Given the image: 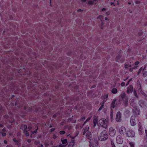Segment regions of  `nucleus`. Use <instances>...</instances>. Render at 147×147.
Wrapping results in <instances>:
<instances>
[{"label":"nucleus","instance_id":"obj_1","mask_svg":"<svg viewBox=\"0 0 147 147\" xmlns=\"http://www.w3.org/2000/svg\"><path fill=\"white\" fill-rule=\"evenodd\" d=\"M108 138L107 132L106 130L102 131L99 134L98 137V140L101 141H105Z\"/></svg>","mask_w":147,"mask_h":147},{"label":"nucleus","instance_id":"obj_2","mask_svg":"<svg viewBox=\"0 0 147 147\" xmlns=\"http://www.w3.org/2000/svg\"><path fill=\"white\" fill-rule=\"evenodd\" d=\"M131 105L133 107L134 109H133V113L136 115H139L140 114V111L138 107L137 106L136 104L133 102L130 101Z\"/></svg>","mask_w":147,"mask_h":147},{"label":"nucleus","instance_id":"obj_3","mask_svg":"<svg viewBox=\"0 0 147 147\" xmlns=\"http://www.w3.org/2000/svg\"><path fill=\"white\" fill-rule=\"evenodd\" d=\"M89 127H87L85 129H84V131L83 132V134L84 135L86 134V137L90 140L92 139L91 133L90 131H88Z\"/></svg>","mask_w":147,"mask_h":147},{"label":"nucleus","instance_id":"obj_4","mask_svg":"<svg viewBox=\"0 0 147 147\" xmlns=\"http://www.w3.org/2000/svg\"><path fill=\"white\" fill-rule=\"evenodd\" d=\"M121 96L123 101V104L125 106H127L128 104V98L126 96L125 93L124 92H122L121 94Z\"/></svg>","mask_w":147,"mask_h":147},{"label":"nucleus","instance_id":"obj_5","mask_svg":"<svg viewBox=\"0 0 147 147\" xmlns=\"http://www.w3.org/2000/svg\"><path fill=\"white\" fill-rule=\"evenodd\" d=\"M99 124L103 128H106L107 127V120L105 118H102L99 121Z\"/></svg>","mask_w":147,"mask_h":147},{"label":"nucleus","instance_id":"obj_6","mask_svg":"<svg viewBox=\"0 0 147 147\" xmlns=\"http://www.w3.org/2000/svg\"><path fill=\"white\" fill-rule=\"evenodd\" d=\"M118 131L120 134L122 135H124L126 134V129L123 126L119 127L118 129Z\"/></svg>","mask_w":147,"mask_h":147},{"label":"nucleus","instance_id":"obj_7","mask_svg":"<svg viewBox=\"0 0 147 147\" xmlns=\"http://www.w3.org/2000/svg\"><path fill=\"white\" fill-rule=\"evenodd\" d=\"M89 146L90 147H98V142L97 140H93L92 142L91 141H89Z\"/></svg>","mask_w":147,"mask_h":147},{"label":"nucleus","instance_id":"obj_8","mask_svg":"<svg viewBox=\"0 0 147 147\" xmlns=\"http://www.w3.org/2000/svg\"><path fill=\"white\" fill-rule=\"evenodd\" d=\"M116 100H114L111 103V108H114L116 107H118L121 104V102L120 101H119L116 104H115V101Z\"/></svg>","mask_w":147,"mask_h":147},{"label":"nucleus","instance_id":"obj_9","mask_svg":"<svg viewBox=\"0 0 147 147\" xmlns=\"http://www.w3.org/2000/svg\"><path fill=\"white\" fill-rule=\"evenodd\" d=\"M109 134L110 136L112 137H114L116 134V130L112 127H111L109 129Z\"/></svg>","mask_w":147,"mask_h":147},{"label":"nucleus","instance_id":"obj_10","mask_svg":"<svg viewBox=\"0 0 147 147\" xmlns=\"http://www.w3.org/2000/svg\"><path fill=\"white\" fill-rule=\"evenodd\" d=\"M126 134L128 137H133L135 136V133L133 130H129L127 131Z\"/></svg>","mask_w":147,"mask_h":147},{"label":"nucleus","instance_id":"obj_11","mask_svg":"<svg viewBox=\"0 0 147 147\" xmlns=\"http://www.w3.org/2000/svg\"><path fill=\"white\" fill-rule=\"evenodd\" d=\"M123 140L122 137L120 135L117 136L116 138V142L117 143L121 144H122Z\"/></svg>","mask_w":147,"mask_h":147},{"label":"nucleus","instance_id":"obj_12","mask_svg":"<svg viewBox=\"0 0 147 147\" xmlns=\"http://www.w3.org/2000/svg\"><path fill=\"white\" fill-rule=\"evenodd\" d=\"M135 119V116L134 115H132L131 117L130 121L131 125L132 126H135L136 124V123Z\"/></svg>","mask_w":147,"mask_h":147},{"label":"nucleus","instance_id":"obj_13","mask_svg":"<svg viewBox=\"0 0 147 147\" xmlns=\"http://www.w3.org/2000/svg\"><path fill=\"white\" fill-rule=\"evenodd\" d=\"M139 128L138 131L140 135H141L143 133V128L142 125V123L140 122H139L138 124Z\"/></svg>","mask_w":147,"mask_h":147},{"label":"nucleus","instance_id":"obj_14","mask_svg":"<svg viewBox=\"0 0 147 147\" xmlns=\"http://www.w3.org/2000/svg\"><path fill=\"white\" fill-rule=\"evenodd\" d=\"M121 115L120 112H118L116 114V120L117 121L119 122L121 121Z\"/></svg>","mask_w":147,"mask_h":147},{"label":"nucleus","instance_id":"obj_15","mask_svg":"<svg viewBox=\"0 0 147 147\" xmlns=\"http://www.w3.org/2000/svg\"><path fill=\"white\" fill-rule=\"evenodd\" d=\"M133 87L132 85H130L127 88V93L130 94L132 93L133 91Z\"/></svg>","mask_w":147,"mask_h":147},{"label":"nucleus","instance_id":"obj_16","mask_svg":"<svg viewBox=\"0 0 147 147\" xmlns=\"http://www.w3.org/2000/svg\"><path fill=\"white\" fill-rule=\"evenodd\" d=\"M139 105L142 108H144L146 107V103L143 100H140L139 102Z\"/></svg>","mask_w":147,"mask_h":147},{"label":"nucleus","instance_id":"obj_17","mask_svg":"<svg viewBox=\"0 0 147 147\" xmlns=\"http://www.w3.org/2000/svg\"><path fill=\"white\" fill-rule=\"evenodd\" d=\"M108 97V94L105 95L101 97V98L103 100L102 103H104L107 101Z\"/></svg>","mask_w":147,"mask_h":147},{"label":"nucleus","instance_id":"obj_18","mask_svg":"<svg viewBox=\"0 0 147 147\" xmlns=\"http://www.w3.org/2000/svg\"><path fill=\"white\" fill-rule=\"evenodd\" d=\"M140 85V88H138V90L140 91V92L142 95H143L144 96H145L146 98H147V95L144 93V92L143 91H142V89L141 88V85Z\"/></svg>","mask_w":147,"mask_h":147},{"label":"nucleus","instance_id":"obj_19","mask_svg":"<svg viewBox=\"0 0 147 147\" xmlns=\"http://www.w3.org/2000/svg\"><path fill=\"white\" fill-rule=\"evenodd\" d=\"M27 127L26 125H22L21 127L22 129H23L24 132H27L28 131V130H27Z\"/></svg>","mask_w":147,"mask_h":147},{"label":"nucleus","instance_id":"obj_20","mask_svg":"<svg viewBox=\"0 0 147 147\" xmlns=\"http://www.w3.org/2000/svg\"><path fill=\"white\" fill-rule=\"evenodd\" d=\"M98 118L96 116L94 117L93 123H94V127L96 126V124L98 123Z\"/></svg>","mask_w":147,"mask_h":147},{"label":"nucleus","instance_id":"obj_21","mask_svg":"<svg viewBox=\"0 0 147 147\" xmlns=\"http://www.w3.org/2000/svg\"><path fill=\"white\" fill-rule=\"evenodd\" d=\"M68 121L69 122L72 123H75L76 122V120L73 118V116L72 117L69 118L68 119Z\"/></svg>","mask_w":147,"mask_h":147},{"label":"nucleus","instance_id":"obj_22","mask_svg":"<svg viewBox=\"0 0 147 147\" xmlns=\"http://www.w3.org/2000/svg\"><path fill=\"white\" fill-rule=\"evenodd\" d=\"M75 142L74 140L71 141L68 145V147H72L74 145Z\"/></svg>","mask_w":147,"mask_h":147},{"label":"nucleus","instance_id":"obj_23","mask_svg":"<svg viewBox=\"0 0 147 147\" xmlns=\"http://www.w3.org/2000/svg\"><path fill=\"white\" fill-rule=\"evenodd\" d=\"M61 141L63 145H66L67 142V139H64L63 140L61 139Z\"/></svg>","mask_w":147,"mask_h":147},{"label":"nucleus","instance_id":"obj_24","mask_svg":"<svg viewBox=\"0 0 147 147\" xmlns=\"http://www.w3.org/2000/svg\"><path fill=\"white\" fill-rule=\"evenodd\" d=\"M13 141L14 142L16 143L17 144L20 143V140H17L16 138H14L13 139Z\"/></svg>","mask_w":147,"mask_h":147},{"label":"nucleus","instance_id":"obj_25","mask_svg":"<svg viewBox=\"0 0 147 147\" xmlns=\"http://www.w3.org/2000/svg\"><path fill=\"white\" fill-rule=\"evenodd\" d=\"M146 68V66H145L144 68L142 67H141L139 70L138 72V75H139L141 72L142 70H144Z\"/></svg>","mask_w":147,"mask_h":147},{"label":"nucleus","instance_id":"obj_26","mask_svg":"<svg viewBox=\"0 0 147 147\" xmlns=\"http://www.w3.org/2000/svg\"><path fill=\"white\" fill-rule=\"evenodd\" d=\"M111 92L113 94H116L117 92V90L116 88H113L111 90Z\"/></svg>","mask_w":147,"mask_h":147},{"label":"nucleus","instance_id":"obj_27","mask_svg":"<svg viewBox=\"0 0 147 147\" xmlns=\"http://www.w3.org/2000/svg\"><path fill=\"white\" fill-rule=\"evenodd\" d=\"M65 128L68 129V130H70L72 128V126L71 125H67L65 126Z\"/></svg>","mask_w":147,"mask_h":147},{"label":"nucleus","instance_id":"obj_28","mask_svg":"<svg viewBox=\"0 0 147 147\" xmlns=\"http://www.w3.org/2000/svg\"><path fill=\"white\" fill-rule=\"evenodd\" d=\"M129 143L130 146V147H134L135 143L134 142H129Z\"/></svg>","mask_w":147,"mask_h":147},{"label":"nucleus","instance_id":"obj_29","mask_svg":"<svg viewBox=\"0 0 147 147\" xmlns=\"http://www.w3.org/2000/svg\"><path fill=\"white\" fill-rule=\"evenodd\" d=\"M131 67V65H127V64H125V68L126 70H127V68L128 67Z\"/></svg>","mask_w":147,"mask_h":147},{"label":"nucleus","instance_id":"obj_30","mask_svg":"<svg viewBox=\"0 0 147 147\" xmlns=\"http://www.w3.org/2000/svg\"><path fill=\"white\" fill-rule=\"evenodd\" d=\"M91 118V117H88L86 120L84 122L83 125L85 124L87 122L89 121L90 119Z\"/></svg>","mask_w":147,"mask_h":147},{"label":"nucleus","instance_id":"obj_31","mask_svg":"<svg viewBox=\"0 0 147 147\" xmlns=\"http://www.w3.org/2000/svg\"><path fill=\"white\" fill-rule=\"evenodd\" d=\"M104 103H102L101 105V106L99 108V109H98V111H100V110H101L103 108V106H104Z\"/></svg>","mask_w":147,"mask_h":147},{"label":"nucleus","instance_id":"obj_32","mask_svg":"<svg viewBox=\"0 0 147 147\" xmlns=\"http://www.w3.org/2000/svg\"><path fill=\"white\" fill-rule=\"evenodd\" d=\"M66 145H62L60 143L59 144L58 147H66Z\"/></svg>","mask_w":147,"mask_h":147},{"label":"nucleus","instance_id":"obj_33","mask_svg":"<svg viewBox=\"0 0 147 147\" xmlns=\"http://www.w3.org/2000/svg\"><path fill=\"white\" fill-rule=\"evenodd\" d=\"M147 75V71H145L144 72L143 74V76L144 77H146Z\"/></svg>","mask_w":147,"mask_h":147},{"label":"nucleus","instance_id":"obj_34","mask_svg":"<svg viewBox=\"0 0 147 147\" xmlns=\"http://www.w3.org/2000/svg\"><path fill=\"white\" fill-rule=\"evenodd\" d=\"M110 116H111V119L113 117V111H112V110H111V111Z\"/></svg>","mask_w":147,"mask_h":147},{"label":"nucleus","instance_id":"obj_35","mask_svg":"<svg viewBox=\"0 0 147 147\" xmlns=\"http://www.w3.org/2000/svg\"><path fill=\"white\" fill-rule=\"evenodd\" d=\"M88 4L90 5H93L94 4V2L92 1H89L88 2Z\"/></svg>","mask_w":147,"mask_h":147},{"label":"nucleus","instance_id":"obj_36","mask_svg":"<svg viewBox=\"0 0 147 147\" xmlns=\"http://www.w3.org/2000/svg\"><path fill=\"white\" fill-rule=\"evenodd\" d=\"M111 145L112 147H116L113 142L112 141H111Z\"/></svg>","mask_w":147,"mask_h":147},{"label":"nucleus","instance_id":"obj_37","mask_svg":"<svg viewBox=\"0 0 147 147\" xmlns=\"http://www.w3.org/2000/svg\"><path fill=\"white\" fill-rule=\"evenodd\" d=\"M65 132L64 131H61L59 132V134L61 135H63L65 134Z\"/></svg>","mask_w":147,"mask_h":147},{"label":"nucleus","instance_id":"obj_38","mask_svg":"<svg viewBox=\"0 0 147 147\" xmlns=\"http://www.w3.org/2000/svg\"><path fill=\"white\" fill-rule=\"evenodd\" d=\"M103 18V16L101 15H100L98 16L97 17V19H102Z\"/></svg>","mask_w":147,"mask_h":147},{"label":"nucleus","instance_id":"obj_39","mask_svg":"<svg viewBox=\"0 0 147 147\" xmlns=\"http://www.w3.org/2000/svg\"><path fill=\"white\" fill-rule=\"evenodd\" d=\"M134 96L137 98H138V96L137 95V93L135 91L134 92Z\"/></svg>","mask_w":147,"mask_h":147},{"label":"nucleus","instance_id":"obj_40","mask_svg":"<svg viewBox=\"0 0 147 147\" xmlns=\"http://www.w3.org/2000/svg\"><path fill=\"white\" fill-rule=\"evenodd\" d=\"M86 119V118L85 117H82L81 119L79 120L80 121H84Z\"/></svg>","mask_w":147,"mask_h":147},{"label":"nucleus","instance_id":"obj_41","mask_svg":"<svg viewBox=\"0 0 147 147\" xmlns=\"http://www.w3.org/2000/svg\"><path fill=\"white\" fill-rule=\"evenodd\" d=\"M125 83L123 82H121V85L122 86H124L125 85Z\"/></svg>","mask_w":147,"mask_h":147},{"label":"nucleus","instance_id":"obj_42","mask_svg":"<svg viewBox=\"0 0 147 147\" xmlns=\"http://www.w3.org/2000/svg\"><path fill=\"white\" fill-rule=\"evenodd\" d=\"M57 136L55 134H54L53 136V138L54 139H56L57 138Z\"/></svg>","mask_w":147,"mask_h":147},{"label":"nucleus","instance_id":"obj_43","mask_svg":"<svg viewBox=\"0 0 147 147\" xmlns=\"http://www.w3.org/2000/svg\"><path fill=\"white\" fill-rule=\"evenodd\" d=\"M55 128H51L50 129V132H52L53 131H54V130H55Z\"/></svg>","mask_w":147,"mask_h":147},{"label":"nucleus","instance_id":"obj_44","mask_svg":"<svg viewBox=\"0 0 147 147\" xmlns=\"http://www.w3.org/2000/svg\"><path fill=\"white\" fill-rule=\"evenodd\" d=\"M139 62L138 61H137L135 62V64L136 65H138L139 64Z\"/></svg>","mask_w":147,"mask_h":147},{"label":"nucleus","instance_id":"obj_45","mask_svg":"<svg viewBox=\"0 0 147 147\" xmlns=\"http://www.w3.org/2000/svg\"><path fill=\"white\" fill-rule=\"evenodd\" d=\"M32 129V127L31 126H28V131H29L30 130V129Z\"/></svg>","mask_w":147,"mask_h":147},{"label":"nucleus","instance_id":"obj_46","mask_svg":"<svg viewBox=\"0 0 147 147\" xmlns=\"http://www.w3.org/2000/svg\"><path fill=\"white\" fill-rule=\"evenodd\" d=\"M2 135L3 136H6V134L5 133H1Z\"/></svg>","mask_w":147,"mask_h":147},{"label":"nucleus","instance_id":"obj_47","mask_svg":"<svg viewBox=\"0 0 147 147\" xmlns=\"http://www.w3.org/2000/svg\"><path fill=\"white\" fill-rule=\"evenodd\" d=\"M25 135L26 136H29V134L28 132H27L25 134Z\"/></svg>","mask_w":147,"mask_h":147},{"label":"nucleus","instance_id":"obj_48","mask_svg":"<svg viewBox=\"0 0 147 147\" xmlns=\"http://www.w3.org/2000/svg\"><path fill=\"white\" fill-rule=\"evenodd\" d=\"M134 69V68H130L129 69V71L130 72H131L133 70V69Z\"/></svg>","mask_w":147,"mask_h":147},{"label":"nucleus","instance_id":"obj_49","mask_svg":"<svg viewBox=\"0 0 147 147\" xmlns=\"http://www.w3.org/2000/svg\"><path fill=\"white\" fill-rule=\"evenodd\" d=\"M27 142L28 143H30L31 142V140L30 139H28L27 140Z\"/></svg>","mask_w":147,"mask_h":147},{"label":"nucleus","instance_id":"obj_50","mask_svg":"<svg viewBox=\"0 0 147 147\" xmlns=\"http://www.w3.org/2000/svg\"><path fill=\"white\" fill-rule=\"evenodd\" d=\"M37 132V129L35 131H32V134H33L34 133H36Z\"/></svg>","mask_w":147,"mask_h":147},{"label":"nucleus","instance_id":"obj_51","mask_svg":"<svg viewBox=\"0 0 147 147\" xmlns=\"http://www.w3.org/2000/svg\"><path fill=\"white\" fill-rule=\"evenodd\" d=\"M4 142L5 144H7V142L6 140H4Z\"/></svg>","mask_w":147,"mask_h":147},{"label":"nucleus","instance_id":"obj_52","mask_svg":"<svg viewBox=\"0 0 147 147\" xmlns=\"http://www.w3.org/2000/svg\"><path fill=\"white\" fill-rule=\"evenodd\" d=\"M145 134H146V137H147V130H145Z\"/></svg>","mask_w":147,"mask_h":147},{"label":"nucleus","instance_id":"obj_53","mask_svg":"<svg viewBox=\"0 0 147 147\" xmlns=\"http://www.w3.org/2000/svg\"><path fill=\"white\" fill-rule=\"evenodd\" d=\"M57 116V114H55L53 115V117H56Z\"/></svg>","mask_w":147,"mask_h":147},{"label":"nucleus","instance_id":"obj_54","mask_svg":"<svg viewBox=\"0 0 147 147\" xmlns=\"http://www.w3.org/2000/svg\"><path fill=\"white\" fill-rule=\"evenodd\" d=\"M129 82H129V81H128L127 82V83H126V86H127V85H128L129 84Z\"/></svg>","mask_w":147,"mask_h":147},{"label":"nucleus","instance_id":"obj_55","mask_svg":"<svg viewBox=\"0 0 147 147\" xmlns=\"http://www.w3.org/2000/svg\"><path fill=\"white\" fill-rule=\"evenodd\" d=\"M49 145V144L48 143H46L45 144V145L46 147H47Z\"/></svg>","mask_w":147,"mask_h":147},{"label":"nucleus","instance_id":"obj_56","mask_svg":"<svg viewBox=\"0 0 147 147\" xmlns=\"http://www.w3.org/2000/svg\"><path fill=\"white\" fill-rule=\"evenodd\" d=\"M2 131H6V129L5 128H4L2 129Z\"/></svg>","mask_w":147,"mask_h":147},{"label":"nucleus","instance_id":"obj_57","mask_svg":"<svg viewBox=\"0 0 147 147\" xmlns=\"http://www.w3.org/2000/svg\"><path fill=\"white\" fill-rule=\"evenodd\" d=\"M3 125L2 124H0V127H3Z\"/></svg>","mask_w":147,"mask_h":147},{"label":"nucleus","instance_id":"obj_58","mask_svg":"<svg viewBox=\"0 0 147 147\" xmlns=\"http://www.w3.org/2000/svg\"><path fill=\"white\" fill-rule=\"evenodd\" d=\"M83 11L81 9H79L77 11L79 12V11Z\"/></svg>","mask_w":147,"mask_h":147},{"label":"nucleus","instance_id":"obj_59","mask_svg":"<svg viewBox=\"0 0 147 147\" xmlns=\"http://www.w3.org/2000/svg\"><path fill=\"white\" fill-rule=\"evenodd\" d=\"M6 147H12V146L11 145H8Z\"/></svg>","mask_w":147,"mask_h":147},{"label":"nucleus","instance_id":"obj_60","mask_svg":"<svg viewBox=\"0 0 147 147\" xmlns=\"http://www.w3.org/2000/svg\"><path fill=\"white\" fill-rule=\"evenodd\" d=\"M128 77H127L126 79H123V81H125L128 79Z\"/></svg>","mask_w":147,"mask_h":147},{"label":"nucleus","instance_id":"obj_61","mask_svg":"<svg viewBox=\"0 0 147 147\" xmlns=\"http://www.w3.org/2000/svg\"><path fill=\"white\" fill-rule=\"evenodd\" d=\"M106 10L105 9V8H103L102 9V11H105V10Z\"/></svg>","mask_w":147,"mask_h":147},{"label":"nucleus","instance_id":"obj_62","mask_svg":"<svg viewBox=\"0 0 147 147\" xmlns=\"http://www.w3.org/2000/svg\"><path fill=\"white\" fill-rule=\"evenodd\" d=\"M105 20H109V19H108V18L107 17H105Z\"/></svg>","mask_w":147,"mask_h":147},{"label":"nucleus","instance_id":"obj_63","mask_svg":"<svg viewBox=\"0 0 147 147\" xmlns=\"http://www.w3.org/2000/svg\"><path fill=\"white\" fill-rule=\"evenodd\" d=\"M38 147H43V145L42 144H41L40 146H39Z\"/></svg>","mask_w":147,"mask_h":147},{"label":"nucleus","instance_id":"obj_64","mask_svg":"<svg viewBox=\"0 0 147 147\" xmlns=\"http://www.w3.org/2000/svg\"><path fill=\"white\" fill-rule=\"evenodd\" d=\"M52 147H58V146L56 145V146H52Z\"/></svg>","mask_w":147,"mask_h":147}]
</instances>
